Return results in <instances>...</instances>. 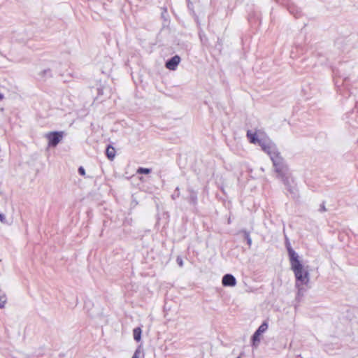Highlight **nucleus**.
<instances>
[{
    "instance_id": "nucleus-10",
    "label": "nucleus",
    "mask_w": 358,
    "mask_h": 358,
    "mask_svg": "<svg viewBox=\"0 0 358 358\" xmlns=\"http://www.w3.org/2000/svg\"><path fill=\"white\" fill-rule=\"evenodd\" d=\"M268 323L266 322H264L257 330V334H264L268 329Z\"/></svg>"
},
{
    "instance_id": "nucleus-4",
    "label": "nucleus",
    "mask_w": 358,
    "mask_h": 358,
    "mask_svg": "<svg viewBox=\"0 0 358 358\" xmlns=\"http://www.w3.org/2000/svg\"><path fill=\"white\" fill-rule=\"evenodd\" d=\"M180 62V57L178 55H175L166 62V67L169 70L174 71L176 69Z\"/></svg>"
},
{
    "instance_id": "nucleus-5",
    "label": "nucleus",
    "mask_w": 358,
    "mask_h": 358,
    "mask_svg": "<svg viewBox=\"0 0 358 358\" xmlns=\"http://www.w3.org/2000/svg\"><path fill=\"white\" fill-rule=\"evenodd\" d=\"M222 283L226 287H234L236 285V280L234 275L226 274L222 278Z\"/></svg>"
},
{
    "instance_id": "nucleus-19",
    "label": "nucleus",
    "mask_w": 358,
    "mask_h": 358,
    "mask_svg": "<svg viewBox=\"0 0 358 358\" xmlns=\"http://www.w3.org/2000/svg\"><path fill=\"white\" fill-rule=\"evenodd\" d=\"M322 209H323V210H325V208H324V206H322Z\"/></svg>"
},
{
    "instance_id": "nucleus-7",
    "label": "nucleus",
    "mask_w": 358,
    "mask_h": 358,
    "mask_svg": "<svg viewBox=\"0 0 358 358\" xmlns=\"http://www.w3.org/2000/svg\"><path fill=\"white\" fill-rule=\"evenodd\" d=\"M7 301L6 294L0 289V308H3Z\"/></svg>"
},
{
    "instance_id": "nucleus-2",
    "label": "nucleus",
    "mask_w": 358,
    "mask_h": 358,
    "mask_svg": "<svg viewBox=\"0 0 358 358\" xmlns=\"http://www.w3.org/2000/svg\"><path fill=\"white\" fill-rule=\"evenodd\" d=\"M291 269L295 277V287L297 289L296 299L302 297L307 289L310 287V273L308 266H304L300 260L299 255L289 246L287 248Z\"/></svg>"
},
{
    "instance_id": "nucleus-13",
    "label": "nucleus",
    "mask_w": 358,
    "mask_h": 358,
    "mask_svg": "<svg viewBox=\"0 0 358 358\" xmlns=\"http://www.w3.org/2000/svg\"><path fill=\"white\" fill-rule=\"evenodd\" d=\"M244 234H245V238L247 240V243H248V245L250 246L252 244V239L250 236L249 233L247 231H244Z\"/></svg>"
},
{
    "instance_id": "nucleus-1",
    "label": "nucleus",
    "mask_w": 358,
    "mask_h": 358,
    "mask_svg": "<svg viewBox=\"0 0 358 358\" xmlns=\"http://www.w3.org/2000/svg\"><path fill=\"white\" fill-rule=\"evenodd\" d=\"M247 137L250 143H258L262 150L269 155L273 162L275 171L278 173V177L282 180L285 185H287V180L285 177L287 167L275 143L268 138L264 137L263 132L260 131L255 133L248 131Z\"/></svg>"
},
{
    "instance_id": "nucleus-11",
    "label": "nucleus",
    "mask_w": 358,
    "mask_h": 358,
    "mask_svg": "<svg viewBox=\"0 0 358 358\" xmlns=\"http://www.w3.org/2000/svg\"><path fill=\"white\" fill-rule=\"evenodd\" d=\"M131 358H144V353L140 348H138Z\"/></svg>"
},
{
    "instance_id": "nucleus-14",
    "label": "nucleus",
    "mask_w": 358,
    "mask_h": 358,
    "mask_svg": "<svg viewBox=\"0 0 358 358\" xmlns=\"http://www.w3.org/2000/svg\"><path fill=\"white\" fill-rule=\"evenodd\" d=\"M50 69H45L42 71L40 73L41 77L43 78L45 75H50Z\"/></svg>"
},
{
    "instance_id": "nucleus-17",
    "label": "nucleus",
    "mask_w": 358,
    "mask_h": 358,
    "mask_svg": "<svg viewBox=\"0 0 358 358\" xmlns=\"http://www.w3.org/2000/svg\"><path fill=\"white\" fill-rule=\"evenodd\" d=\"M176 261L180 267H182L183 266V261L180 257H178Z\"/></svg>"
},
{
    "instance_id": "nucleus-9",
    "label": "nucleus",
    "mask_w": 358,
    "mask_h": 358,
    "mask_svg": "<svg viewBox=\"0 0 358 358\" xmlns=\"http://www.w3.org/2000/svg\"><path fill=\"white\" fill-rule=\"evenodd\" d=\"M261 335V334H257V331L255 332V334L252 336L253 345L257 346L259 345Z\"/></svg>"
},
{
    "instance_id": "nucleus-20",
    "label": "nucleus",
    "mask_w": 358,
    "mask_h": 358,
    "mask_svg": "<svg viewBox=\"0 0 358 358\" xmlns=\"http://www.w3.org/2000/svg\"><path fill=\"white\" fill-rule=\"evenodd\" d=\"M237 358H241V356L238 357Z\"/></svg>"
},
{
    "instance_id": "nucleus-12",
    "label": "nucleus",
    "mask_w": 358,
    "mask_h": 358,
    "mask_svg": "<svg viewBox=\"0 0 358 358\" xmlns=\"http://www.w3.org/2000/svg\"><path fill=\"white\" fill-rule=\"evenodd\" d=\"M138 173L148 174L150 173V169L146 168H139L137 171Z\"/></svg>"
},
{
    "instance_id": "nucleus-21",
    "label": "nucleus",
    "mask_w": 358,
    "mask_h": 358,
    "mask_svg": "<svg viewBox=\"0 0 358 358\" xmlns=\"http://www.w3.org/2000/svg\"><path fill=\"white\" fill-rule=\"evenodd\" d=\"M104 358H106V357H104Z\"/></svg>"
},
{
    "instance_id": "nucleus-15",
    "label": "nucleus",
    "mask_w": 358,
    "mask_h": 358,
    "mask_svg": "<svg viewBox=\"0 0 358 358\" xmlns=\"http://www.w3.org/2000/svg\"><path fill=\"white\" fill-rule=\"evenodd\" d=\"M0 222L3 224L7 223V220L4 214L0 213Z\"/></svg>"
},
{
    "instance_id": "nucleus-18",
    "label": "nucleus",
    "mask_w": 358,
    "mask_h": 358,
    "mask_svg": "<svg viewBox=\"0 0 358 358\" xmlns=\"http://www.w3.org/2000/svg\"><path fill=\"white\" fill-rule=\"evenodd\" d=\"M3 98H4L3 94L0 92V101H1Z\"/></svg>"
},
{
    "instance_id": "nucleus-16",
    "label": "nucleus",
    "mask_w": 358,
    "mask_h": 358,
    "mask_svg": "<svg viewBox=\"0 0 358 358\" xmlns=\"http://www.w3.org/2000/svg\"><path fill=\"white\" fill-rule=\"evenodd\" d=\"M78 173L81 175V176H85V171L83 167L80 166L79 169H78Z\"/></svg>"
},
{
    "instance_id": "nucleus-3",
    "label": "nucleus",
    "mask_w": 358,
    "mask_h": 358,
    "mask_svg": "<svg viewBox=\"0 0 358 358\" xmlns=\"http://www.w3.org/2000/svg\"><path fill=\"white\" fill-rule=\"evenodd\" d=\"M62 132H50L45 134V138L48 140L50 146H56L62 138Z\"/></svg>"
},
{
    "instance_id": "nucleus-6",
    "label": "nucleus",
    "mask_w": 358,
    "mask_h": 358,
    "mask_svg": "<svg viewBox=\"0 0 358 358\" xmlns=\"http://www.w3.org/2000/svg\"><path fill=\"white\" fill-rule=\"evenodd\" d=\"M106 154L107 157L110 160H113L115 156V148L110 145H108V148H106Z\"/></svg>"
},
{
    "instance_id": "nucleus-8",
    "label": "nucleus",
    "mask_w": 358,
    "mask_h": 358,
    "mask_svg": "<svg viewBox=\"0 0 358 358\" xmlns=\"http://www.w3.org/2000/svg\"><path fill=\"white\" fill-rule=\"evenodd\" d=\"M133 336L135 341L137 342L141 341V329L140 327H136L133 331Z\"/></svg>"
}]
</instances>
